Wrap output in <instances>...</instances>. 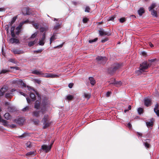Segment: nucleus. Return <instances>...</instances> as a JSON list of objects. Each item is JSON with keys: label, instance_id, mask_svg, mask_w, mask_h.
Returning <instances> with one entry per match:
<instances>
[{"label": "nucleus", "instance_id": "nucleus-43", "mask_svg": "<svg viewBox=\"0 0 159 159\" xmlns=\"http://www.w3.org/2000/svg\"><path fill=\"white\" fill-rule=\"evenodd\" d=\"M29 107L28 106H26L24 108L22 109V111H29Z\"/></svg>", "mask_w": 159, "mask_h": 159}, {"label": "nucleus", "instance_id": "nucleus-19", "mask_svg": "<svg viewBox=\"0 0 159 159\" xmlns=\"http://www.w3.org/2000/svg\"><path fill=\"white\" fill-rule=\"evenodd\" d=\"M9 42L11 43H15L17 44L19 43V40L15 38H11L9 40Z\"/></svg>", "mask_w": 159, "mask_h": 159}, {"label": "nucleus", "instance_id": "nucleus-50", "mask_svg": "<svg viewBox=\"0 0 159 159\" xmlns=\"http://www.w3.org/2000/svg\"><path fill=\"white\" fill-rule=\"evenodd\" d=\"M10 68L11 69H15L16 70H19V68L17 67L10 66Z\"/></svg>", "mask_w": 159, "mask_h": 159}, {"label": "nucleus", "instance_id": "nucleus-5", "mask_svg": "<svg viewBox=\"0 0 159 159\" xmlns=\"http://www.w3.org/2000/svg\"><path fill=\"white\" fill-rule=\"evenodd\" d=\"M28 21H29V20H26L20 22L18 26L16 28V30H17V31L16 33V34H18L20 32V29L21 28L22 26L23 25V24L27 23V22Z\"/></svg>", "mask_w": 159, "mask_h": 159}, {"label": "nucleus", "instance_id": "nucleus-44", "mask_svg": "<svg viewBox=\"0 0 159 159\" xmlns=\"http://www.w3.org/2000/svg\"><path fill=\"white\" fill-rule=\"evenodd\" d=\"M73 98V96L70 95H68L66 97V99L68 100H71Z\"/></svg>", "mask_w": 159, "mask_h": 159}, {"label": "nucleus", "instance_id": "nucleus-17", "mask_svg": "<svg viewBox=\"0 0 159 159\" xmlns=\"http://www.w3.org/2000/svg\"><path fill=\"white\" fill-rule=\"evenodd\" d=\"M99 33L100 35L101 36L107 35L108 36L111 35V34L106 32L104 31L103 29H101L99 30Z\"/></svg>", "mask_w": 159, "mask_h": 159}, {"label": "nucleus", "instance_id": "nucleus-51", "mask_svg": "<svg viewBox=\"0 0 159 159\" xmlns=\"http://www.w3.org/2000/svg\"><path fill=\"white\" fill-rule=\"evenodd\" d=\"M154 112H155L157 116H159V110H155Z\"/></svg>", "mask_w": 159, "mask_h": 159}, {"label": "nucleus", "instance_id": "nucleus-41", "mask_svg": "<svg viewBox=\"0 0 159 159\" xmlns=\"http://www.w3.org/2000/svg\"><path fill=\"white\" fill-rule=\"evenodd\" d=\"M16 17H13L11 20V21L10 25H11L12 24H13L15 21H16Z\"/></svg>", "mask_w": 159, "mask_h": 159}, {"label": "nucleus", "instance_id": "nucleus-45", "mask_svg": "<svg viewBox=\"0 0 159 159\" xmlns=\"http://www.w3.org/2000/svg\"><path fill=\"white\" fill-rule=\"evenodd\" d=\"M119 20L120 22L122 23H123L125 21V18L123 17V18H120L119 19Z\"/></svg>", "mask_w": 159, "mask_h": 159}, {"label": "nucleus", "instance_id": "nucleus-56", "mask_svg": "<svg viewBox=\"0 0 159 159\" xmlns=\"http://www.w3.org/2000/svg\"><path fill=\"white\" fill-rule=\"evenodd\" d=\"M42 49H40V50H38L34 51V52L38 53V52H42Z\"/></svg>", "mask_w": 159, "mask_h": 159}, {"label": "nucleus", "instance_id": "nucleus-55", "mask_svg": "<svg viewBox=\"0 0 159 159\" xmlns=\"http://www.w3.org/2000/svg\"><path fill=\"white\" fill-rule=\"evenodd\" d=\"M73 85V84L70 83L69 84L68 87H69V88H71L72 87Z\"/></svg>", "mask_w": 159, "mask_h": 159}, {"label": "nucleus", "instance_id": "nucleus-28", "mask_svg": "<svg viewBox=\"0 0 159 159\" xmlns=\"http://www.w3.org/2000/svg\"><path fill=\"white\" fill-rule=\"evenodd\" d=\"M40 102L39 100H37L35 103L34 108L37 109H38L39 107Z\"/></svg>", "mask_w": 159, "mask_h": 159}, {"label": "nucleus", "instance_id": "nucleus-29", "mask_svg": "<svg viewBox=\"0 0 159 159\" xmlns=\"http://www.w3.org/2000/svg\"><path fill=\"white\" fill-rule=\"evenodd\" d=\"M56 35L54 34L51 37L50 40V44H51L52 42L55 40L57 38L56 37Z\"/></svg>", "mask_w": 159, "mask_h": 159}, {"label": "nucleus", "instance_id": "nucleus-40", "mask_svg": "<svg viewBox=\"0 0 159 159\" xmlns=\"http://www.w3.org/2000/svg\"><path fill=\"white\" fill-rule=\"evenodd\" d=\"M38 32H35V33H34V34H33L31 36L30 38L32 39V38H35L36 37V36L37 35V34H38Z\"/></svg>", "mask_w": 159, "mask_h": 159}, {"label": "nucleus", "instance_id": "nucleus-3", "mask_svg": "<svg viewBox=\"0 0 159 159\" xmlns=\"http://www.w3.org/2000/svg\"><path fill=\"white\" fill-rule=\"evenodd\" d=\"M43 122V129H45L49 127L51 125V122L50 121V119L48 115H45L43 118L42 120Z\"/></svg>", "mask_w": 159, "mask_h": 159}, {"label": "nucleus", "instance_id": "nucleus-24", "mask_svg": "<svg viewBox=\"0 0 159 159\" xmlns=\"http://www.w3.org/2000/svg\"><path fill=\"white\" fill-rule=\"evenodd\" d=\"M48 30V28L47 27H41L40 29V32L41 33L44 32L45 34V32Z\"/></svg>", "mask_w": 159, "mask_h": 159}, {"label": "nucleus", "instance_id": "nucleus-21", "mask_svg": "<svg viewBox=\"0 0 159 159\" xmlns=\"http://www.w3.org/2000/svg\"><path fill=\"white\" fill-rule=\"evenodd\" d=\"M7 90V88L5 87H2L0 90V96H2L4 93Z\"/></svg>", "mask_w": 159, "mask_h": 159}, {"label": "nucleus", "instance_id": "nucleus-13", "mask_svg": "<svg viewBox=\"0 0 159 159\" xmlns=\"http://www.w3.org/2000/svg\"><path fill=\"white\" fill-rule=\"evenodd\" d=\"M12 83L14 84H18L22 85V84H24L22 80L17 79L13 80Z\"/></svg>", "mask_w": 159, "mask_h": 159}, {"label": "nucleus", "instance_id": "nucleus-11", "mask_svg": "<svg viewBox=\"0 0 159 159\" xmlns=\"http://www.w3.org/2000/svg\"><path fill=\"white\" fill-rule=\"evenodd\" d=\"M32 73L33 74H36L39 75V76L43 77L45 73H44L42 71H40V70H34L32 71Z\"/></svg>", "mask_w": 159, "mask_h": 159}, {"label": "nucleus", "instance_id": "nucleus-18", "mask_svg": "<svg viewBox=\"0 0 159 159\" xmlns=\"http://www.w3.org/2000/svg\"><path fill=\"white\" fill-rule=\"evenodd\" d=\"M22 12L24 15H30L29 9L27 7H24L22 9Z\"/></svg>", "mask_w": 159, "mask_h": 159}, {"label": "nucleus", "instance_id": "nucleus-48", "mask_svg": "<svg viewBox=\"0 0 159 159\" xmlns=\"http://www.w3.org/2000/svg\"><path fill=\"white\" fill-rule=\"evenodd\" d=\"M115 18V17L112 16L111 17H109L108 20H113Z\"/></svg>", "mask_w": 159, "mask_h": 159}, {"label": "nucleus", "instance_id": "nucleus-63", "mask_svg": "<svg viewBox=\"0 0 159 159\" xmlns=\"http://www.w3.org/2000/svg\"><path fill=\"white\" fill-rule=\"evenodd\" d=\"M127 126L129 128H131L132 126V125H131V124H130L129 123L127 124Z\"/></svg>", "mask_w": 159, "mask_h": 159}, {"label": "nucleus", "instance_id": "nucleus-42", "mask_svg": "<svg viewBox=\"0 0 159 159\" xmlns=\"http://www.w3.org/2000/svg\"><path fill=\"white\" fill-rule=\"evenodd\" d=\"M11 96H12V93H7L5 95V97L7 98H9Z\"/></svg>", "mask_w": 159, "mask_h": 159}, {"label": "nucleus", "instance_id": "nucleus-36", "mask_svg": "<svg viewBox=\"0 0 159 159\" xmlns=\"http://www.w3.org/2000/svg\"><path fill=\"white\" fill-rule=\"evenodd\" d=\"M143 109L140 107L138 109V112L139 115L141 114L143 112Z\"/></svg>", "mask_w": 159, "mask_h": 159}, {"label": "nucleus", "instance_id": "nucleus-12", "mask_svg": "<svg viewBox=\"0 0 159 159\" xmlns=\"http://www.w3.org/2000/svg\"><path fill=\"white\" fill-rule=\"evenodd\" d=\"M45 34L43 33L42 35V38L40 39L39 42V44L40 45L43 46L45 42Z\"/></svg>", "mask_w": 159, "mask_h": 159}, {"label": "nucleus", "instance_id": "nucleus-38", "mask_svg": "<svg viewBox=\"0 0 159 159\" xmlns=\"http://www.w3.org/2000/svg\"><path fill=\"white\" fill-rule=\"evenodd\" d=\"M156 6V4L154 3L152 4L151 6L149 7V11H151L152 9L153 8H154Z\"/></svg>", "mask_w": 159, "mask_h": 159}, {"label": "nucleus", "instance_id": "nucleus-53", "mask_svg": "<svg viewBox=\"0 0 159 159\" xmlns=\"http://www.w3.org/2000/svg\"><path fill=\"white\" fill-rule=\"evenodd\" d=\"M34 123L36 125L38 124L39 123V120H34Z\"/></svg>", "mask_w": 159, "mask_h": 159}, {"label": "nucleus", "instance_id": "nucleus-6", "mask_svg": "<svg viewBox=\"0 0 159 159\" xmlns=\"http://www.w3.org/2000/svg\"><path fill=\"white\" fill-rule=\"evenodd\" d=\"M96 59L98 63L102 64L105 63L107 60L106 57L101 56H98L97 57Z\"/></svg>", "mask_w": 159, "mask_h": 159}, {"label": "nucleus", "instance_id": "nucleus-8", "mask_svg": "<svg viewBox=\"0 0 159 159\" xmlns=\"http://www.w3.org/2000/svg\"><path fill=\"white\" fill-rule=\"evenodd\" d=\"M60 75H61L60 74L57 75L55 74L45 73L44 75L43 76V77L46 78H54L58 77Z\"/></svg>", "mask_w": 159, "mask_h": 159}, {"label": "nucleus", "instance_id": "nucleus-34", "mask_svg": "<svg viewBox=\"0 0 159 159\" xmlns=\"http://www.w3.org/2000/svg\"><path fill=\"white\" fill-rule=\"evenodd\" d=\"M3 123V125L4 126H7L8 125V122L5 120H3L2 121V122Z\"/></svg>", "mask_w": 159, "mask_h": 159}, {"label": "nucleus", "instance_id": "nucleus-64", "mask_svg": "<svg viewBox=\"0 0 159 159\" xmlns=\"http://www.w3.org/2000/svg\"><path fill=\"white\" fill-rule=\"evenodd\" d=\"M36 82L38 84H40V81L38 80H36Z\"/></svg>", "mask_w": 159, "mask_h": 159}, {"label": "nucleus", "instance_id": "nucleus-27", "mask_svg": "<svg viewBox=\"0 0 159 159\" xmlns=\"http://www.w3.org/2000/svg\"><path fill=\"white\" fill-rule=\"evenodd\" d=\"M144 12V10L143 8H140L138 10V13L140 16H142V14Z\"/></svg>", "mask_w": 159, "mask_h": 159}, {"label": "nucleus", "instance_id": "nucleus-62", "mask_svg": "<svg viewBox=\"0 0 159 159\" xmlns=\"http://www.w3.org/2000/svg\"><path fill=\"white\" fill-rule=\"evenodd\" d=\"M149 45L152 48L153 47V45L151 43V42H149L148 43Z\"/></svg>", "mask_w": 159, "mask_h": 159}, {"label": "nucleus", "instance_id": "nucleus-9", "mask_svg": "<svg viewBox=\"0 0 159 159\" xmlns=\"http://www.w3.org/2000/svg\"><path fill=\"white\" fill-rule=\"evenodd\" d=\"M53 143H52L51 144L48 146L45 145H43L41 147V148L43 151H45L46 152H48L50 150L52 147V145Z\"/></svg>", "mask_w": 159, "mask_h": 159}, {"label": "nucleus", "instance_id": "nucleus-14", "mask_svg": "<svg viewBox=\"0 0 159 159\" xmlns=\"http://www.w3.org/2000/svg\"><path fill=\"white\" fill-rule=\"evenodd\" d=\"M145 105L146 107H148L151 105V100L148 98L146 97L144 99Z\"/></svg>", "mask_w": 159, "mask_h": 159}, {"label": "nucleus", "instance_id": "nucleus-7", "mask_svg": "<svg viewBox=\"0 0 159 159\" xmlns=\"http://www.w3.org/2000/svg\"><path fill=\"white\" fill-rule=\"evenodd\" d=\"M120 67V65L119 64H114L113 67L110 69V72L111 74H113Z\"/></svg>", "mask_w": 159, "mask_h": 159}, {"label": "nucleus", "instance_id": "nucleus-25", "mask_svg": "<svg viewBox=\"0 0 159 159\" xmlns=\"http://www.w3.org/2000/svg\"><path fill=\"white\" fill-rule=\"evenodd\" d=\"M89 80H90V84L92 85H93L95 84L96 82L94 79L92 77H89Z\"/></svg>", "mask_w": 159, "mask_h": 159}, {"label": "nucleus", "instance_id": "nucleus-31", "mask_svg": "<svg viewBox=\"0 0 159 159\" xmlns=\"http://www.w3.org/2000/svg\"><path fill=\"white\" fill-rule=\"evenodd\" d=\"M36 43V41L35 40L33 41H30L28 43V45L30 47H31L33 46Z\"/></svg>", "mask_w": 159, "mask_h": 159}, {"label": "nucleus", "instance_id": "nucleus-1", "mask_svg": "<svg viewBox=\"0 0 159 159\" xmlns=\"http://www.w3.org/2000/svg\"><path fill=\"white\" fill-rule=\"evenodd\" d=\"M27 88L29 91L28 93H30V96L31 99V100L29 98L27 97V95L25 93L22 92H20V95L26 97V99L28 103H30L31 101H34L35 100V96L34 93H36L38 96L39 100H40V99L41 98L39 96V94L36 93L33 88L28 86H27Z\"/></svg>", "mask_w": 159, "mask_h": 159}, {"label": "nucleus", "instance_id": "nucleus-37", "mask_svg": "<svg viewBox=\"0 0 159 159\" xmlns=\"http://www.w3.org/2000/svg\"><path fill=\"white\" fill-rule=\"evenodd\" d=\"M61 27V25L59 24H57L54 27V29L56 30H57Z\"/></svg>", "mask_w": 159, "mask_h": 159}, {"label": "nucleus", "instance_id": "nucleus-49", "mask_svg": "<svg viewBox=\"0 0 159 159\" xmlns=\"http://www.w3.org/2000/svg\"><path fill=\"white\" fill-rule=\"evenodd\" d=\"M88 20V19H87L86 18H84L83 19V22L84 23H87Z\"/></svg>", "mask_w": 159, "mask_h": 159}, {"label": "nucleus", "instance_id": "nucleus-22", "mask_svg": "<svg viewBox=\"0 0 159 159\" xmlns=\"http://www.w3.org/2000/svg\"><path fill=\"white\" fill-rule=\"evenodd\" d=\"M154 120V119L152 118L151 119L150 121L146 123V125L148 127H150L153 125Z\"/></svg>", "mask_w": 159, "mask_h": 159}, {"label": "nucleus", "instance_id": "nucleus-23", "mask_svg": "<svg viewBox=\"0 0 159 159\" xmlns=\"http://www.w3.org/2000/svg\"><path fill=\"white\" fill-rule=\"evenodd\" d=\"M13 52L15 54H22L23 53V51H22L20 50H19L18 49H13L12 50Z\"/></svg>", "mask_w": 159, "mask_h": 159}, {"label": "nucleus", "instance_id": "nucleus-15", "mask_svg": "<svg viewBox=\"0 0 159 159\" xmlns=\"http://www.w3.org/2000/svg\"><path fill=\"white\" fill-rule=\"evenodd\" d=\"M150 140L149 139L146 140L145 141L143 142V145L147 149H148L151 147L150 144Z\"/></svg>", "mask_w": 159, "mask_h": 159}, {"label": "nucleus", "instance_id": "nucleus-4", "mask_svg": "<svg viewBox=\"0 0 159 159\" xmlns=\"http://www.w3.org/2000/svg\"><path fill=\"white\" fill-rule=\"evenodd\" d=\"M45 111V110L43 109H41V111H34L33 112V116L36 117H39L40 115H43L44 114Z\"/></svg>", "mask_w": 159, "mask_h": 159}, {"label": "nucleus", "instance_id": "nucleus-33", "mask_svg": "<svg viewBox=\"0 0 159 159\" xmlns=\"http://www.w3.org/2000/svg\"><path fill=\"white\" fill-rule=\"evenodd\" d=\"M152 15L154 17H157V14L156 11H155L154 10H152L151 12Z\"/></svg>", "mask_w": 159, "mask_h": 159}, {"label": "nucleus", "instance_id": "nucleus-60", "mask_svg": "<svg viewBox=\"0 0 159 159\" xmlns=\"http://www.w3.org/2000/svg\"><path fill=\"white\" fill-rule=\"evenodd\" d=\"M11 36L12 37H13V38L15 37V35L14 32H11Z\"/></svg>", "mask_w": 159, "mask_h": 159}, {"label": "nucleus", "instance_id": "nucleus-57", "mask_svg": "<svg viewBox=\"0 0 159 159\" xmlns=\"http://www.w3.org/2000/svg\"><path fill=\"white\" fill-rule=\"evenodd\" d=\"M131 108V107L130 105H129L128 107V109L127 110H125V112L126 111H128V110H130Z\"/></svg>", "mask_w": 159, "mask_h": 159}, {"label": "nucleus", "instance_id": "nucleus-30", "mask_svg": "<svg viewBox=\"0 0 159 159\" xmlns=\"http://www.w3.org/2000/svg\"><path fill=\"white\" fill-rule=\"evenodd\" d=\"M12 71L10 70L2 69L0 72V74H4L7 72H11Z\"/></svg>", "mask_w": 159, "mask_h": 159}, {"label": "nucleus", "instance_id": "nucleus-32", "mask_svg": "<svg viewBox=\"0 0 159 159\" xmlns=\"http://www.w3.org/2000/svg\"><path fill=\"white\" fill-rule=\"evenodd\" d=\"M35 152L31 151L27 152L26 154V155H31L33 156L35 155Z\"/></svg>", "mask_w": 159, "mask_h": 159}, {"label": "nucleus", "instance_id": "nucleus-10", "mask_svg": "<svg viewBox=\"0 0 159 159\" xmlns=\"http://www.w3.org/2000/svg\"><path fill=\"white\" fill-rule=\"evenodd\" d=\"M25 121V119L23 117H20L14 120V122L16 123L19 125H22L23 124Z\"/></svg>", "mask_w": 159, "mask_h": 159}, {"label": "nucleus", "instance_id": "nucleus-59", "mask_svg": "<svg viewBox=\"0 0 159 159\" xmlns=\"http://www.w3.org/2000/svg\"><path fill=\"white\" fill-rule=\"evenodd\" d=\"M158 105L157 104H156L155 105V107L154 108V111H155V110H157V109H158Z\"/></svg>", "mask_w": 159, "mask_h": 159}, {"label": "nucleus", "instance_id": "nucleus-58", "mask_svg": "<svg viewBox=\"0 0 159 159\" xmlns=\"http://www.w3.org/2000/svg\"><path fill=\"white\" fill-rule=\"evenodd\" d=\"M15 29V26H12L11 28V32H14V30Z\"/></svg>", "mask_w": 159, "mask_h": 159}, {"label": "nucleus", "instance_id": "nucleus-54", "mask_svg": "<svg viewBox=\"0 0 159 159\" xmlns=\"http://www.w3.org/2000/svg\"><path fill=\"white\" fill-rule=\"evenodd\" d=\"M111 93L110 92H107L106 94V96L107 97H109Z\"/></svg>", "mask_w": 159, "mask_h": 159}, {"label": "nucleus", "instance_id": "nucleus-16", "mask_svg": "<svg viewBox=\"0 0 159 159\" xmlns=\"http://www.w3.org/2000/svg\"><path fill=\"white\" fill-rule=\"evenodd\" d=\"M113 82H111V84H113L116 87L120 86L122 84V83L120 81H116L115 79H113Z\"/></svg>", "mask_w": 159, "mask_h": 159}, {"label": "nucleus", "instance_id": "nucleus-35", "mask_svg": "<svg viewBox=\"0 0 159 159\" xmlns=\"http://www.w3.org/2000/svg\"><path fill=\"white\" fill-rule=\"evenodd\" d=\"M84 96L85 98H87L88 99H89L90 97V94L89 93H85Z\"/></svg>", "mask_w": 159, "mask_h": 159}, {"label": "nucleus", "instance_id": "nucleus-2", "mask_svg": "<svg viewBox=\"0 0 159 159\" xmlns=\"http://www.w3.org/2000/svg\"><path fill=\"white\" fill-rule=\"evenodd\" d=\"M150 66V65L147 62H143L140 64V69L136 71V73L138 75H139L142 72L144 71L145 70L147 69Z\"/></svg>", "mask_w": 159, "mask_h": 159}, {"label": "nucleus", "instance_id": "nucleus-47", "mask_svg": "<svg viewBox=\"0 0 159 159\" xmlns=\"http://www.w3.org/2000/svg\"><path fill=\"white\" fill-rule=\"evenodd\" d=\"M90 8L89 7H86L85 8V11L87 12H89L90 11Z\"/></svg>", "mask_w": 159, "mask_h": 159}, {"label": "nucleus", "instance_id": "nucleus-61", "mask_svg": "<svg viewBox=\"0 0 159 159\" xmlns=\"http://www.w3.org/2000/svg\"><path fill=\"white\" fill-rule=\"evenodd\" d=\"M10 127L12 128H15L16 126V125L15 124H12L10 126Z\"/></svg>", "mask_w": 159, "mask_h": 159}, {"label": "nucleus", "instance_id": "nucleus-20", "mask_svg": "<svg viewBox=\"0 0 159 159\" xmlns=\"http://www.w3.org/2000/svg\"><path fill=\"white\" fill-rule=\"evenodd\" d=\"M31 23L33 26L36 29H38L39 27V24L37 23H35L34 21H30L27 22V23Z\"/></svg>", "mask_w": 159, "mask_h": 159}, {"label": "nucleus", "instance_id": "nucleus-46", "mask_svg": "<svg viewBox=\"0 0 159 159\" xmlns=\"http://www.w3.org/2000/svg\"><path fill=\"white\" fill-rule=\"evenodd\" d=\"M97 40H98L97 38H95V39H93L90 40H89V43H92L93 42H95Z\"/></svg>", "mask_w": 159, "mask_h": 159}, {"label": "nucleus", "instance_id": "nucleus-39", "mask_svg": "<svg viewBox=\"0 0 159 159\" xmlns=\"http://www.w3.org/2000/svg\"><path fill=\"white\" fill-rule=\"evenodd\" d=\"M26 146L27 148H30L32 147V145L31 143L29 141L26 144Z\"/></svg>", "mask_w": 159, "mask_h": 159}, {"label": "nucleus", "instance_id": "nucleus-26", "mask_svg": "<svg viewBox=\"0 0 159 159\" xmlns=\"http://www.w3.org/2000/svg\"><path fill=\"white\" fill-rule=\"evenodd\" d=\"M4 116L5 118L7 120H10L11 118V116L8 113H6L4 115Z\"/></svg>", "mask_w": 159, "mask_h": 159}, {"label": "nucleus", "instance_id": "nucleus-52", "mask_svg": "<svg viewBox=\"0 0 159 159\" xmlns=\"http://www.w3.org/2000/svg\"><path fill=\"white\" fill-rule=\"evenodd\" d=\"M9 61L13 63H16V62L15 61V59H10L9 60Z\"/></svg>", "mask_w": 159, "mask_h": 159}]
</instances>
